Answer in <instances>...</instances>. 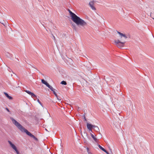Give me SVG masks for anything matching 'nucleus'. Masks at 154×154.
I'll return each mask as SVG.
<instances>
[{
  "label": "nucleus",
  "instance_id": "f257e3e1",
  "mask_svg": "<svg viewBox=\"0 0 154 154\" xmlns=\"http://www.w3.org/2000/svg\"><path fill=\"white\" fill-rule=\"evenodd\" d=\"M11 119L13 123L22 132H25L27 135L32 138L35 140L38 141V139L27 130L25 129L21 125L12 118Z\"/></svg>",
  "mask_w": 154,
  "mask_h": 154
},
{
  "label": "nucleus",
  "instance_id": "f03ea898",
  "mask_svg": "<svg viewBox=\"0 0 154 154\" xmlns=\"http://www.w3.org/2000/svg\"><path fill=\"white\" fill-rule=\"evenodd\" d=\"M67 10L69 13L71 17V19L77 25H80L82 26L87 25L86 23L83 20L72 13L69 9H68Z\"/></svg>",
  "mask_w": 154,
  "mask_h": 154
},
{
  "label": "nucleus",
  "instance_id": "7ed1b4c3",
  "mask_svg": "<svg viewBox=\"0 0 154 154\" xmlns=\"http://www.w3.org/2000/svg\"><path fill=\"white\" fill-rule=\"evenodd\" d=\"M115 42L119 48H121L123 47L125 42H121L119 40H115Z\"/></svg>",
  "mask_w": 154,
  "mask_h": 154
},
{
  "label": "nucleus",
  "instance_id": "20e7f679",
  "mask_svg": "<svg viewBox=\"0 0 154 154\" xmlns=\"http://www.w3.org/2000/svg\"><path fill=\"white\" fill-rule=\"evenodd\" d=\"M8 142L11 147L15 151L17 154H20L14 144H13L9 140H8Z\"/></svg>",
  "mask_w": 154,
  "mask_h": 154
},
{
  "label": "nucleus",
  "instance_id": "39448f33",
  "mask_svg": "<svg viewBox=\"0 0 154 154\" xmlns=\"http://www.w3.org/2000/svg\"><path fill=\"white\" fill-rule=\"evenodd\" d=\"M8 142L11 147L15 151L17 154H20L14 144H13L9 140H8Z\"/></svg>",
  "mask_w": 154,
  "mask_h": 154
},
{
  "label": "nucleus",
  "instance_id": "423d86ee",
  "mask_svg": "<svg viewBox=\"0 0 154 154\" xmlns=\"http://www.w3.org/2000/svg\"><path fill=\"white\" fill-rule=\"evenodd\" d=\"M94 1H91L89 3V5L91 7V8L94 10H95L96 8L94 6Z\"/></svg>",
  "mask_w": 154,
  "mask_h": 154
},
{
  "label": "nucleus",
  "instance_id": "0eeeda50",
  "mask_svg": "<svg viewBox=\"0 0 154 154\" xmlns=\"http://www.w3.org/2000/svg\"><path fill=\"white\" fill-rule=\"evenodd\" d=\"M94 126V125H93L91 124L88 123L87 124V127L89 131H91V129L92 128H93Z\"/></svg>",
  "mask_w": 154,
  "mask_h": 154
},
{
  "label": "nucleus",
  "instance_id": "6e6552de",
  "mask_svg": "<svg viewBox=\"0 0 154 154\" xmlns=\"http://www.w3.org/2000/svg\"><path fill=\"white\" fill-rule=\"evenodd\" d=\"M117 33L120 35L121 38H122V37H124L125 39H126L127 38V36H126L125 34L121 33L119 31L117 32Z\"/></svg>",
  "mask_w": 154,
  "mask_h": 154
},
{
  "label": "nucleus",
  "instance_id": "1a4fd4ad",
  "mask_svg": "<svg viewBox=\"0 0 154 154\" xmlns=\"http://www.w3.org/2000/svg\"><path fill=\"white\" fill-rule=\"evenodd\" d=\"M43 84L45 85L47 87L49 85L48 83H47V82L45 81L44 79H42L41 80Z\"/></svg>",
  "mask_w": 154,
  "mask_h": 154
},
{
  "label": "nucleus",
  "instance_id": "9d476101",
  "mask_svg": "<svg viewBox=\"0 0 154 154\" xmlns=\"http://www.w3.org/2000/svg\"><path fill=\"white\" fill-rule=\"evenodd\" d=\"M4 94L5 96L8 97L9 99L11 100L12 99V97L6 93L5 92Z\"/></svg>",
  "mask_w": 154,
  "mask_h": 154
},
{
  "label": "nucleus",
  "instance_id": "9b49d317",
  "mask_svg": "<svg viewBox=\"0 0 154 154\" xmlns=\"http://www.w3.org/2000/svg\"><path fill=\"white\" fill-rule=\"evenodd\" d=\"M91 136L93 138L94 140L96 142H97V138L95 137L94 135L92 134L91 133Z\"/></svg>",
  "mask_w": 154,
  "mask_h": 154
},
{
  "label": "nucleus",
  "instance_id": "f8f14e48",
  "mask_svg": "<svg viewBox=\"0 0 154 154\" xmlns=\"http://www.w3.org/2000/svg\"><path fill=\"white\" fill-rule=\"evenodd\" d=\"M47 87H48L52 91L55 90V89L49 85H48Z\"/></svg>",
  "mask_w": 154,
  "mask_h": 154
},
{
  "label": "nucleus",
  "instance_id": "ddd939ff",
  "mask_svg": "<svg viewBox=\"0 0 154 154\" xmlns=\"http://www.w3.org/2000/svg\"><path fill=\"white\" fill-rule=\"evenodd\" d=\"M93 128L96 131H98L99 130V128L98 127L94 125Z\"/></svg>",
  "mask_w": 154,
  "mask_h": 154
},
{
  "label": "nucleus",
  "instance_id": "4468645a",
  "mask_svg": "<svg viewBox=\"0 0 154 154\" xmlns=\"http://www.w3.org/2000/svg\"><path fill=\"white\" fill-rule=\"evenodd\" d=\"M98 147H99L102 150H103V151H105V149L103 148V147H102L100 145H98Z\"/></svg>",
  "mask_w": 154,
  "mask_h": 154
},
{
  "label": "nucleus",
  "instance_id": "2eb2a0df",
  "mask_svg": "<svg viewBox=\"0 0 154 154\" xmlns=\"http://www.w3.org/2000/svg\"><path fill=\"white\" fill-rule=\"evenodd\" d=\"M25 91L27 93V94H29L30 95H31V94H32V92H31L29 91L28 90H26Z\"/></svg>",
  "mask_w": 154,
  "mask_h": 154
},
{
  "label": "nucleus",
  "instance_id": "dca6fc26",
  "mask_svg": "<svg viewBox=\"0 0 154 154\" xmlns=\"http://www.w3.org/2000/svg\"><path fill=\"white\" fill-rule=\"evenodd\" d=\"M6 56L8 57H11V55L10 54L8 53H7L6 54Z\"/></svg>",
  "mask_w": 154,
  "mask_h": 154
},
{
  "label": "nucleus",
  "instance_id": "f3484780",
  "mask_svg": "<svg viewBox=\"0 0 154 154\" xmlns=\"http://www.w3.org/2000/svg\"><path fill=\"white\" fill-rule=\"evenodd\" d=\"M31 96L32 97H33V98H36L37 97L35 95L34 93H32Z\"/></svg>",
  "mask_w": 154,
  "mask_h": 154
},
{
  "label": "nucleus",
  "instance_id": "a211bd4d",
  "mask_svg": "<svg viewBox=\"0 0 154 154\" xmlns=\"http://www.w3.org/2000/svg\"><path fill=\"white\" fill-rule=\"evenodd\" d=\"M61 84L62 85H66L67 84V83H66V82H65L64 81H62L61 82Z\"/></svg>",
  "mask_w": 154,
  "mask_h": 154
},
{
  "label": "nucleus",
  "instance_id": "6ab92c4d",
  "mask_svg": "<svg viewBox=\"0 0 154 154\" xmlns=\"http://www.w3.org/2000/svg\"><path fill=\"white\" fill-rule=\"evenodd\" d=\"M53 93L54 94V95H55V96L57 97V99H59L58 98V96H57V94H56V93L55 92V90H54V91H53Z\"/></svg>",
  "mask_w": 154,
  "mask_h": 154
},
{
  "label": "nucleus",
  "instance_id": "aec40b11",
  "mask_svg": "<svg viewBox=\"0 0 154 154\" xmlns=\"http://www.w3.org/2000/svg\"><path fill=\"white\" fill-rule=\"evenodd\" d=\"M37 101L40 104L41 106H42V103H41L40 101L38 99H37Z\"/></svg>",
  "mask_w": 154,
  "mask_h": 154
},
{
  "label": "nucleus",
  "instance_id": "412c9836",
  "mask_svg": "<svg viewBox=\"0 0 154 154\" xmlns=\"http://www.w3.org/2000/svg\"><path fill=\"white\" fill-rule=\"evenodd\" d=\"M5 109L8 112H10L9 110L7 108H6Z\"/></svg>",
  "mask_w": 154,
  "mask_h": 154
},
{
  "label": "nucleus",
  "instance_id": "4be33fe9",
  "mask_svg": "<svg viewBox=\"0 0 154 154\" xmlns=\"http://www.w3.org/2000/svg\"><path fill=\"white\" fill-rule=\"evenodd\" d=\"M105 152H106L107 154H109L108 152L105 149V151H104Z\"/></svg>",
  "mask_w": 154,
  "mask_h": 154
},
{
  "label": "nucleus",
  "instance_id": "5701e85b",
  "mask_svg": "<svg viewBox=\"0 0 154 154\" xmlns=\"http://www.w3.org/2000/svg\"><path fill=\"white\" fill-rule=\"evenodd\" d=\"M84 119L85 121H86V118H85V116H84Z\"/></svg>",
  "mask_w": 154,
  "mask_h": 154
},
{
  "label": "nucleus",
  "instance_id": "b1692460",
  "mask_svg": "<svg viewBox=\"0 0 154 154\" xmlns=\"http://www.w3.org/2000/svg\"><path fill=\"white\" fill-rule=\"evenodd\" d=\"M53 36L54 39V40H55V37L53 35Z\"/></svg>",
  "mask_w": 154,
  "mask_h": 154
},
{
  "label": "nucleus",
  "instance_id": "393cba45",
  "mask_svg": "<svg viewBox=\"0 0 154 154\" xmlns=\"http://www.w3.org/2000/svg\"><path fill=\"white\" fill-rule=\"evenodd\" d=\"M32 67H33V68H34L35 69L36 68L35 67H34V66H32Z\"/></svg>",
  "mask_w": 154,
  "mask_h": 154
},
{
  "label": "nucleus",
  "instance_id": "a878e982",
  "mask_svg": "<svg viewBox=\"0 0 154 154\" xmlns=\"http://www.w3.org/2000/svg\"><path fill=\"white\" fill-rule=\"evenodd\" d=\"M87 150H88V148H87Z\"/></svg>",
  "mask_w": 154,
  "mask_h": 154
},
{
  "label": "nucleus",
  "instance_id": "bb28decb",
  "mask_svg": "<svg viewBox=\"0 0 154 154\" xmlns=\"http://www.w3.org/2000/svg\"><path fill=\"white\" fill-rule=\"evenodd\" d=\"M47 131V130L46 129H45Z\"/></svg>",
  "mask_w": 154,
  "mask_h": 154
}]
</instances>
